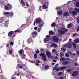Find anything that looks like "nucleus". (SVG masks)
<instances>
[{"label":"nucleus","mask_w":79,"mask_h":79,"mask_svg":"<svg viewBox=\"0 0 79 79\" xmlns=\"http://www.w3.org/2000/svg\"><path fill=\"white\" fill-rule=\"evenodd\" d=\"M68 30L63 27H61L60 29L58 30V32L60 34H64L65 32H68Z\"/></svg>","instance_id":"obj_1"},{"label":"nucleus","mask_w":79,"mask_h":79,"mask_svg":"<svg viewBox=\"0 0 79 79\" xmlns=\"http://www.w3.org/2000/svg\"><path fill=\"white\" fill-rule=\"evenodd\" d=\"M3 15H5L7 17L10 18V16H13L14 15L13 13L11 12H6L3 13Z\"/></svg>","instance_id":"obj_2"},{"label":"nucleus","mask_w":79,"mask_h":79,"mask_svg":"<svg viewBox=\"0 0 79 79\" xmlns=\"http://www.w3.org/2000/svg\"><path fill=\"white\" fill-rule=\"evenodd\" d=\"M64 47L68 48H71L72 47V44L69 42L64 45Z\"/></svg>","instance_id":"obj_3"},{"label":"nucleus","mask_w":79,"mask_h":79,"mask_svg":"<svg viewBox=\"0 0 79 79\" xmlns=\"http://www.w3.org/2000/svg\"><path fill=\"white\" fill-rule=\"evenodd\" d=\"M69 13H72L73 15H77V12L76 11H72V10H73V9L71 8H69Z\"/></svg>","instance_id":"obj_4"},{"label":"nucleus","mask_w":79,"mask_h":79,"mask_svg":"<svg viewBox=\"0 0 79 79\" xmlns=\"http://www.w3.org/2000/svg\"><path fill=\"white\" fill-rule=\"evenodd\" d=\"M41 56H42L43 57V60H44V61H47V59L46 58V55H45L44 53H41L40 54Z\"/></svg>","instance_id":"obj_5"},{"label":"nucleus","mask_w":79,"mask_h":79,"mask_svg":"<svg viewBox=\"0 0 79 79\" xmlns=\"http://www.w3.org/2000/svg\"><path fill=\"white\" fill-rule=\"evenodd\" d=\"M53 41L55 42H58L59 39L56 36H53Z\"/></svg>","instance_id":"obj_6"},{"label":"nucleus","mask_w":79,"mask_h":79,"mask_svg":"<svg viewBox=\"0 0 79 79\" xmlns=\"http://www.w3.org/2000/svg\"><path fill=\"white\" fill-rule=\"evenodd\" d=\"M57 66H58V64H57L56 65V67L53 68V70L56 71H58L60 70V68L57 67Z\"/></svg>","instance_id":"obj_7"},{"label":"nucleus","mask_w":79,"mask_h":79,"mask_svg":"<svg viewBox=\"0 0 79 79\" xmlns=\"http://www.w3.org/2000/svg\"><path fill=\"white\" fill-rule=\"evenodd\" d=\"M46 55L48 57V58H50L51 57V55L52 54L49 51H47L46 53Z\"/></svg>","instance_id":"obj_8"},{"label":"nucleus","mask_w":79,"mask_h":79,"mask_svg":"<svg viewBox=\"0 0 79 79\" xmlns=\"http://www.w3.org/2000/svg\"><path fill=\"white\" fill-rule=\"evenodd\" d=\"M42 22V19H38L36 21V23L37 24H39V23H41Z\"/></svg>","instance_id":"obj_9"},{"label":"nucleus","mask_w":79,"mask_h":79,"mask_svg":"<svg viewBox=\"0 0 79 79\" xmlns=\"http://www.w3.org/2000/svg\"><path fill=\"white\" fill-rule=\"evenodd\" d=\"M77 74H78V72L76 71H75L73 73H72V76H77Z\"/></svg>","instance_id":"obj_10"},{"label":"nucleus","mask_w":79,"mask_h":79,"mask_svg":"<svg viewBox=\"0 0 79 79\" xmlns=\"http://www.w3.org/2000/svg\"><path fill=\"white\" fill-rule=\"evenodd\" d=\"M57 47V45L53 43L51 44L50 46V47L53 48L54 47V48H56Z\"/></svg>","instance_id":"obj_11"},{"label":"nucleus","mask_w":79,"mask_h":79,"mask_svg":"<svg viewBox=\"0 0 79 79\" xmlns=\"http://www.w3.org/2000/svg\"><path fill=\"white\" fill-rule=\"evenodd\" d=\"M37 34V32L36 31L33 32L32 33V37H33V38H35V35H36V34Z\"/></svg>","instance_id":"obj_12"},{"label":"nucleus","mask_w":79,"mask_h":79,"mask_svg":"<svg viewBox=\"0 0 79 79\" xmlns=\"http://www.w3.org/2000/svg\"><path fill=\"white\" fill-rule=\"evenodd\" d=\"M7 6H8L9 8V10H11V8H12V6L10 5V4L8 3L6 5Z\"/></svg>","instance_id":"obj_13"},{"label":"nucleus","mask_w":79,"mask_h":79,"mask_svg":"<svg viewBox=\"0 0 79 79\" xmlns=\"http://www.w3.org/2000/svg\"><path fill=\"white\" fill-rule=\"evenodd\" d=\"M39 24L38 26V27H42L44 25V22L43 21L39 23Z\"/></svg>","instance_id":"obj_14"},{"label":"nucleus","mask_w":79,"mask_h":79,"mask_svg":"<svg viewBox=\"0 0 79 79\" xmlns=\"http://www.w3.org/2000/svg\"><path fill=\"white\" fill-rule=\"evenodd\" d=\"M5 18L3 17H1L0 19V23H2L3 22V20H4Z\"/></svg>","instance_id":"obj_15"},{"label":"nucleus","mask_w":79,"mask_h":79,"mask_svg":"<svg viewBox=\"0 0 79 79\" xmlns=\"http://www.w3.org/2000/svg\"><path fill=\"white\" fill-rule=\"evenodd\" d=\"M8 21H6L4 23V26L6 27H8Z\"/></svg>","instance_id":"obj_16"},{"label":"nucleus","mask_w":79,"mask_h":79,"mask_svg":"<svg viewBox=\"0 0 79 79\" xmlns=\"http://www.w3.org/2000/svg\"><path fill=\"white\" fill-rule=\"evenodd\" d=\"M73 27V24L70 23L68 25V28H70Z\"/></svg>","instance_id":"obj_17"},{"label":"nucleus","mask_w":79,"mask_h":79,"mask_svg":"<svg viewBox=\"0 0 79 79\" xmlns=\"http://www.w3.org/2000/svg\"><path fill=\"white\" fill-rule=\"evenodd\" d=\"M32 38H30L28 40V42L29 44H30V43H31V42H32Z\"/></svg>","instance_id":"obj_18"},{"label":"nucleus","mask_w":79,"mask_h":79,"mask_svg":"<svg viewBox=\"0 0 79 79\" xmlns=\"http://www.w3.org/2000/svg\"><path fill=\"white\" fill-rule=\"evenodd\" d=\"M69 63V62L68 61H66L64 62H62V64H63L64 65H65L66 64H68V63Z\"/></svg>","instance_id":"obj_19"},{"label":"nucleus","mask_w":79,"mask_h":79,"mask_svg":"<svg viewBox=\"0 0 79 79\" xmlns=\"http://www.w3.org/2000/svg\"><path fill=\"white\" fill-rule=\"evenodd\" d=\"M13 31H10L8 33V36L9 37H10V35H11L12 34H13Z\"/></svg>","instance_id":"obj_20"},{"label":"nucleus","mask_w":79,"mask_h":79,"mask_svg":"<svg viewBox=\"0 0 79 79\" xmlns=\"http://www.w3.org/2000/svg\"><path fill=\"white\" fill-rule=\"evenodd\" d=\"M61 50L63 52H65L66 51V49L65 48H61Z\"/></svg>","instance_id":"obj_21"},{"label":"nucleus","mask_w":79,"mask_h":79,"mask_svg":"<svg viewBox=\"0 0 79 79\" xmlns=\"http://www.w3.org/2000/svg\"><path fill=\"white\" fill-rule=\"evenodd\" d=\"M64 16H68L69 15V13L68 12H65L64 14Z\"/></svg>","instance_id":"obj_22"},{"label":"nucleus","mask_w":79,"mask_h":79,"mask_svg":"<svg viewBox=\"0 0 79 79\" xmlns=\"http://www.w3.org/2000/svg\"><path fill=\"white\" fill-rule=\"evenodd\" d=\"M66 60V59L64 57H61L60 59V60L62 61H64Z\"/></svg>","instance_id":"obj_23"},{"label":"nucleus","mask_w":79,"mask_h":79,"mask_svg":"<svg viewBox=\"0 0 79 79\" xmlns=\"http://www.w3.org/2000/svg\"><path fill=\"white\" fill-rule=\"evenodd\" d=\"M58 13L59 15H61L63 14V12L61 11H59L58 12Z\"/></svg>","instance_id":"obj_24"},{"label":"nucleus","mask_w":79,"mask_h":79,"mask_svg":"<svg viewBox=\"0 0 79 79\" xmlns=\"http://www.w3.org/2000/svg\"><path fill=\"white\" fill-rule=\"evenodd\" d=\"M21 3L24 6H25L26 5V4H25V2L23 1V0H21Z\"/></svg>","instance_id":"obj_25"},{"label":"nucleus","mask_w":79,"mask_h":79,"mask_svg":"<svg viewBox=\"0 0 79 79\" xmlns=\"http://www.w3.org/2000/svg\"><path fill=\"white\" fill-rule=\"evenodd\" d=\"M75 11H76L78 13H79V9L76 8L74 9Z\"/></svg>","instance_id":"obj_26"},{"label":"nucleus","mask_w":79,"mask_h":79,"mask_svg":"<svg viewBox=\"0 0 79 79\" xmlns=\"http://www.w3.org/2000/svg\"><path fill=\"white\" fill-rule=\"evenodd\" d=\"M66 66L62 67H60V69H61V70H63V69H66Z\"/></svg>","instance_id":"obj_27"},{"label":"nucleus","mask_w":79,"mask_h":79,"mask_svg":"<svg viewBox=\"0 0 79 79\" xmlns=\"http://www.w3.org/2000/svg\"><path fill=\"white\" fill-rule=\"evenodd\" d=\"M64 53H63V52H60V56L61 57L62 56H64Z\"/></svg>","instance_id":"obj_28"},{"label":"nucleus","mask_w":79,"mask_h":79,"mask_svg":"<svg viewBox=\"0 0 79 79\" xmlns=\"http://www.w3.org/2000/svg\"><path fill=\"white\" fill-rule=\"evenodd\" d=\"M74 42L75 43H79V40L77 39V40H74Z\"/></svg>","instance_id":"obj_29"},{"label":"nucleus","mask_w":79,"mask_h":79,"mask_svg":"<svg viewBox=\"0 0 79 79\" xmlns=\"http://www.w3.org/2000/svg\"><path fill=\"white\" fill-rule=\"evenodd\" d=\"M49 34L51 35H53V34H54V33L53 32V31H49Z\"/></svg>","instance_id":"obj_30"},{"label":"nucleus","mask_w":79,"mask_h":79,"mask_svg":"<svg viewBox=\"0 0 79 79\" xmlns=\"http://www.w3.org/2000/svg\"><path fill=\"white\" fill-rule=\"evenodd\" d=\"M43 8L44 9H47V8H48V7L47 6H46V5H45V4L43 5Z\"/></svg>","instance_id":"obj_31"},{"label":"nucleus","mask_w":79,"mask_h":79,"mask_svg":"<svg viewBox=\"0 0 79 79\" xmlns=\"http://www.w3.org/2000/svg\"><path fill=\"white\" fill-rule=\"evenodd\" d=\"M24 52V51L23 50H20L19 51V53L20 54V55H21L22 53H23V52Z\"/></svg>","instance_id":"obj_32"},{"label":"nucleus","mask_w":79,"mask_h":79,"mask_svg":"<svg viewBox=\"0 0 79 79\" xmlns=\"http://www.w3.org/2000/svg\"><path fill=\"white\" fill-rule=\"evenodd\" d=\"M73 47L74 48H76V44L75 43H73Z\"/></svg>","instance_id":"obj_33"},{"label":"nucleus","mask_w":79,"mask_h":79,"mask_svg":"<svg viewBox=\"0 0 79 79\" xmlns=\"http://www.w3.org/2000/svg\"><path fill=\"white\" fill-rule=\"evenodd\" d=\"M55 25H56V24L55 23H52V24L51 25V27H55Z\"/></svg>","instance_id":"obj_34"},{"label":"nucleus","mask_w":79,"mask_h":79,"mask_svg":"<svg viewBox=\"0 0 79 79\" xmlns=\"http://www.w3.org/2000/svg\"><path fill=\"white\" fill-rule=\"evenodd\" d=\"M76 5L77 7H79V2H77L76 4Z\"/></svg>","instance_id":"obj_35"},{"label":"nucleus","mask_w":79,"mask_h":79,"mask_svg":"<svg viewBox=\"0 0 79 79\" xmlns=\"http://www.w3.org/2000/svg\"><path fill=\"white\" fill-rule=\"evenodd\" d=\"M71 71H72V69H67V72H68V73H69V72H71Z\"/></svg>","instance_id":"obj_36"},{"label":"nucleus","mask_w":79,"mask_h":79,"mask_svg":"<svg viewBox=\"0 0 79 79\" xmlns=\"http://www.w3.org/2000/svg\"><path fill=\"white\" fill-rule=\"evenodd\" d=\"M25 56L26 55L25 54H23V56H22L21 58L22 59H24Z\"/></svg>","instance_id":"obj_37"},{"label":"nucleus","mask_w":79,"mask_h":79,"mask_svg":"<svg viewBox=\"0 0 79 79\" xmlns=\"http://www.w3.org/2000/svg\"><path fill=\"white\" fill-rule=\"evenodd\" d=\"M34 58L35 59L37 58V54H35L34 55Z\"/></svg>","instance_id":"obj_38"},{"label":"nucleus","mask_w":79,"mask_h":79,"mask_svg":"<svg viewBox=\"0 0 79 79\" xmlns=\"http://www.w3.org/2000/svg\"><path fill=\"white\" fill-rule=\"evenodd\" d=\"M56 52V50H55V49H54L52 50V52L53 53H55Z\"/></svg>","instance_id":"obj_39"},{"label":"nucleus","mask_w":79,"mask_h":79,"mask_svg":"<svg viewBox=\"0 0 79 79\" xmlns=\"http://www.w3.org/2000/svg\"><path fill=\"white\" fill-rule=\"evenodd\" d=\"M5 9H6V10H8V9L9 10V7L6 5L5 7Z\"/></svg>","instance_id":"obj_40"},{"label":"nucleus","mask_w":79,"mask_h":79,"mask_svg":"<svg viewBox=\"0 0 79 79\" xmlns=\"http://www.w3.org/2000/svg\"><path fill=\"white\" fill-rule=\"evenodd\" d=\"M49 68V66L48 65H46L45 67V69H48Z\"/></svg>","instance_id":"obj_41"},{"label":"nucleus","mask_w":79,"mask_h":79,"mask_svg":"<svg viewBox=\"0 0 79 79\" xmlns=\"http://www.w3.org/2000/svg\"><path fill=\"white\" fill-rule=\"evenodd\" d=\"M44 41L45 42H47L48 41V39L47 38H45L44 40Z\"/></svg>","instance_id":"obj_42"},{"label":"nucleus","mask_w":79,"mask_h":79,"mask_svg":"<svg viewBox=\"0 0 79 79\" xmlns=\"http://www.w3.org/2000/svg\"><path fill=\"white\" fill-rule=\"evenodd\" d=\"M59 20H60V18L58 17H57L56 19V21H59Z\"/></svg>","instance_id":"obj_43"},{"label":"nucleus","mask_w":79,"mask_h":79,"mask_svg":"<svg viewBox=\"0 0 79 79\" xmlns=\"http://www.w3.org/2000/svg\"><path fill=\"white\" fill-rule=\"evenodd\" d=\"M59 75H60V76H61L63 75V73L61 72H60L59 73Z\"/></svg>","instance_id":"obj_44"},{"label":"nucleus","mask_w":79,"mask_h":79,"mask_svg":"<svg viewBox=\"0 0 79 79\" xmlns=\"http://www.w3.org/2000/svg\"><path fill=\"white\" fill-rule=\"evenodd\" d=\"M65 56H67V57H69V54L68 53H66L65 54Z\"/></svg>","instance_id":"obj_45"},{"label":"nucleus","mask_w":79,"mask_h":79,"mask_svg":"<svg viewBox=\"0 0 79 79\" xmlns=\"http://www.w3.org/2000/svg\"><path fill=\"white\" fill-rule=\"evenodd\" d=\"M68 52L70 54V55H72L73 54H72V53H71V52L69 51H68Z\"/></svg>","instance_id":"obj_46"},{"label":"nucleus","mask_w":79,"mask_h":79,"mask_svg":"<svg viewBox=\"0 0 79 79\" xmlns=\"http://www.w3.org/2000/svg\"><path fill=\"white\" fill-rule=\"evenodd\" d=\"M46 37L48 39H50V36L49 35H48L46 36Z\"/></svg>","instance_id":"obj_47"},{"label":"nucleus","mask_w":79,"mask_h":79,"mask_svg":"<svg viewBox=\"0 0 79 79\" xmlns=\"http://www.w3.org/2000/svg\"><path fill=\"white\" fill-rule=\"evenodd\" d=\"M20 31V30H16L15 31V32H18Z\"/></svg>","instance_id":"obj_48"},{"label":"nucleus","mask_w":79,"mask_h":79,"mask_svg":"<svg viewBox=\"0 0 79 79\" xmlns=\"http://www.w3.org/2000/svg\"><path fill=\"white\" fill-rule=\"evenodd\" d=\"M77 35V33H75L73 35V37H75V36H76V35Z\"/></svg>","instance_id":"obj_49"},{"label":"nucleus","mask_w":79,"mask_h":79,"mask_svg":"<svg viewBox=\"0 0 79 79\" xmlns=\"http://www.w3.org/2000/svg\"><path fill=\"white\" fill-rule=\"evenodd\" d=\"M40 30H41V29L40 28H39V29H38V32H40Z\"/></svg>","instance_id":"obj_50"},{"label":"nucleus","mask_w":79,"mask_h":79,"mask_svg":"<svg viewBox=\"0 0 79 79\" xmlns=\"http://www.w3.org/2000/svg\"><path fill=\"white\" fill-rule=\"evenodd\" d=\"M26 3L27 6H29V4L27 3V2L26 1Z\"/></svg>","instance_id":"obj_51"},{"label":"nucleus","mask_w":79,"mask_h":79,"mask_svg":"<svg viewBox=\"0 0 79 79\" xmlns=\"http://www.w3.org/2000/svg\"><path fill=\"white\" fill-rule=\"evenodd\" d=\"M77 65H78L79 66V64H77V63H75V66H77Z\"/></svg>","instance_id":"obj_52"},{"label":"nucleus","mask_w":79,"mask_h":79,"mask_svg":"<svg viewBox=\"0 0 79 79\" xmlns=\"http://www.w3.org/2000/svg\"><path fill=\"white\" fill-rule=\"evenodd\" d=\"M77 23H79V17H78L77 19Z\"/></svg>","instance_id":"obj_53"},{"label":"nucleus","mask_w":79,"mask_h":79,"mask_svg":"<svg viewBox=\"0 0 79 79\" xmlns=\"http://www.w3.org/2000/svg\"><path fill=\"white\" fill-rule=\"evenodd\" d=\"M19 68H20V69H23V66L22 65H20L19 67Z\"/></svg>","instance_id":"obj_54"},{"label":"nucleus","mask_w":79,"mask_h":79,"mask_svg":"<svg viewBox=\"0 0 79 79\" xmlns=\"http://www.w3.org/2000/svg\"><path fill=\"white\" fill-rule=\"evenodd\" d=\"M35 52L36 53H39V51L38 50L36 51Z\"/></svg>","instance_id":"obj_55"},{"label":"nucleus","mask_w":79,"mask_h":79,"mask_svg":"<svg viewBox=\"0 0 79 79\" xmlns=\"http://www.w3.org/2000/svg\"><path fill=\"white\" fill-rule=\"evenodd\" d=\"M36 65L37 66H40V64L38 63H35Z\"/></svg>","instance_id":"obj_56"},{"label":"nucleus","mask_w":79,"mask_h":79,"mask_svg":"<svg viewBox=\"0 0 79 79\" xmlns=\"http://www.w3.org/2000/svg\"><path fill=\"white\" fill-rule=\"evenodd\" d=\"M60 8V7H59V6H57L56 8V10H59Z\"/></svg>","instance_id":"obj_57"},{"label":"nucleus","mask_w":79,"mask_h":79,"mask_svg":"<svg viewBox=\"0 0 79 79\" xmlns=\"http://www.w3.org/2000/svg\"><path fill=\"white\" fill-rule=\"evenodd\" d=\"M36 62L37 63H40V60H36Z\"/></svg>","instance_id":"obj_58"},{"label":"nucleus","mask_w":79,"mask_h":79,"mask_svg":"<svg viewBox=\"0 0 79 79\" xmlns=\"http://www.w3.org/2000/svg\"><path fill=\"white\" fill-rule=\"evenodd\" d=\"M31 63H35V61H31Z\"/></svg>","instance_id":"obj_59"},{"label":"nucleus","mask_w":79,"mask_h":79,"mask_svg":"<svg viewBox=\"0 0 79 79\" xmlns=\"http://www.w3.org/2000/svg\"><path fill=\"white\" fill-rule=\"evenodd\" d=\"M10 45H13V42H11L10 43Z\"/></svg>","instance_id":"obj_60"},{"label":"nucleus","mask_w":79,"mask_h":79,"mask_svg":"<svg viewBox=\"0 0 79 79\" xmlns=\"http://www.w3.org/2000/svg\"><path fill=\"white\" fill-rule=\"evenodd\" d=\"M55 59H56V60H58V57L56 56L55 57Z\"/></svg>","instance_id":"obj_61"},{"label":"nucleus","mask_w":79,"mask_h":79,"mask_svg":"<svg viewBox=\"0 0 79 79\" xmlns=\"http://www.w3.org/2000/svg\"><path fill=\"white\" fill-rule=\"evenodd\" d=\"M9 53H10V54H11L12 53V51L10 50L9 51Z\"/></svg>","instance_id":"obj_62"},{"label":"nucleus","mask_w":79,"mask_h":79,"mask_svg":"<svg viewBox=\"0 0 79 79\" xmlns=\"http://www.w3.org/2000/svg\"><path fill=\"white\" fill-rule=\"evenodd\" d=\"M66 60H67V61H69V60L70 59L69 58H66Z\"/></svg>","instance_id":"obj_63"},{"label":"nucleus","mask_w":79,"mask_h":79,"mask_svg":"<svg viewBox=\"0 0 79 79\" xmlns=\"http://www.w3.org/2000/svg\"><path fill=\"white\" fill-rule=\"evenodd\" d=\"M79 31V27H78V28L77 29V31Z\"/></svg>","instance_id":"obj_64"}]
</instances>
